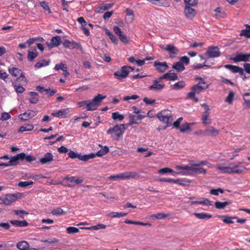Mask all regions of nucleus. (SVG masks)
<instances>
[{"label":"nucleus","instance_id":"412c9836","mask_svg":"<svg viewBox=\"0 0 250 250\" xmlns=\"http://www.w3.org/2000/svg\"><path fill=\"white\" fill-rule=\"evenodd\" d=\"M69 110L68 108L60 110L56 112H53L51 115L58 118H67L69 116Z\"/></svg>","mask_w":250,"mask_h":250},{"label":"nucleus","instance_id":"423d86ee","mask_svg":"<svg viewBox=\"0 0 250 250\" xmlns=\"http://www.w3.org/2000/svg\"><path fill=\"white\" fill-rule=\"evenodd\" d=\"M8 71L12 76L17 78H20L21 81L23 82L24 83H27V82L26 77L21 69L15 67H12L9 68Z\"/></svg>","mask_w":250,"mask_h":250},{"label":"nucleus","instance_id":"2f4dec72","mask_svg":"<svg viewBox=\"0 0 250 250\" xmlns=\"http://www.w3.org/2000/svg\"><path fill=\"white\" fill-rule=\"evenodd\" d=\"M193 215H195L197 218L199 219H206L208 220L212 217V215L208 214L204 212L202 213H194Z\"/></svg>","mask_w":250,"mask_h":250},{"label":"nucleus","instance_id":"cd10ccee","mask_svg":"<svg viewBox=\"0 0 250 250\" xmlns=\"http://www.w3.org/2000/svg\"><path fill=\"white\" fill-rule=\"evenodd\" d=\"M122 175L123 176L122 177L124 178V179H125V178L128 179V178H140V176H139V174L137 172H134V171L126 172L125 173H123Z\"/></svg>","mask_w":250,"mask_h":250},{"label":"nucleus","instance_id":"a18cd8bd","mask_svg":"<svg viewBox=\"0 0 250 250\" xmlns=\"http://www.w3.org/2000/svg\"><path fill=\"white\" fill-rule=\"evenodd\" d=\"M35 50L36 51V49ZM38 56V53L37 51L33 52L30 50L28 51L27 59L29 62L33 61Z\"/></svg>","mask_w":250,"mask_h":250},{"label":"nucleus","instance_id":"6ab92c4d","mask_svg":"<svg viewBox=\"0 0 250 250\" xmlns=\"http://www.w3.org/2000/svg\"><path fill=\"white\" fill-rule=\"evenodd\" d=\"M53 160V155L51 152H47L44 154L43 157L41 158L38 163L42 165L49 164Z\"/></svg>","mask_w":250,"mask_h":250},{"label":"nucleus","instance_id":"37998d69","mask_svg":"<svg viewBox=\"0 0 250 250\" xmlns=\"http://www.w3.org/2000/svg\"><path fill=\"white\" fill-rule=\"evenodd\" d=\"M191 182L185 179H178L175 180V184L182 186H189Z\"/></svg>","mask_w":250,"mask_h":250},{"label":"nucleus","instance_id":"5fc2aeb1","mask_svg":"<svg viewBox=\"0 0 250 250\" xmlns=\"http://www.w3.org/2000/svg\"><path fill=\"white\" fill-rule=\"evenodd\" d=\"M66 232L68 234H74L79 232V229L74 227H69L66 228Z\"/></svg>","mask_w":250,"mask_h":250},{"label":"nucleus","instance_id":"603ef678","mask_svg":"<svg viewBox=\"0 0 250 250\" xmlns=\"http://www.w3.org/2000/svg\"><path fill=\"white\" fill-rule=\"evenodd\" d=\"M213 62H211L210 65H206V62H205L203 64L198 63L196 65H193L192 66V67L194 69L197 70L203 68L204 67H210L211 65H213Z\"/></svg>","mask_w":250,"mask_h":250},{"label":"nucleus","instance_id":"4d7b16f0","mask_svg":"<svg viewBox=\"0 0 250 250\" xmlns=\"http://www.w3.org/2000/svg\"><path fill=\"white\" fill-rule=\"evenodd\" d=\"M34 184V182L32 181H25V182H20L18 184V186L21 188H26L29 186L32 185Z\"/></svg>","mask_w":250,"mask_h":250},{"label":"nucleus","instance_id":"09e8293b","mask_svg":"<svg viewBox=\"0 0 250 250\" xmlns=\"http://www.w3.org/2000/svg\"><path fill=\"white\" fill-rule=\"evenodd\" d=\"M40 5L42 7V8L48 12V14H51V11L49 6L48 2L45 1H41L40 2Z\"/></svg>","mask_w":250,"mask_h":250},{"label":"nucleus","instance_id":"13d9d810","mask_svg":"<svg viewBox=\"0 0 250 250\" xmlns=\"http://www.w3.org/2000/svg\"><path fill=\"white\" fill-rule=\"evenodd\" d=\"M68 156L71 159H76L79 158L80 157V153H78L76 151H74L72 150H70L69 151V153H68Z\"/></svg>","mask_w":250,"mask_h":250},{"label":"nucleus","instance_id":"680f3d73","mask_svg":"<svg viewBox=\"0 0 250 250\" xmlns=\"http://www.w3.org/2000/svg\"><path fill=\"white\" fill-rule=\"evenodd\" d=\"M135 118H136L135 115H131V114L129 115V123H127V125L128 126H131L134 124H139L135 121Z\"/></svg>","mask_w":250,"mask_h":250},{"label":"nucleus","instance_id":"4be33fe9","mask_svg":"<svg viewBox=\"0 0 250 250\" xmlns=\"http://www.w3.org/2000/svg\"><path fill=\"white\" fill-rule=\"evenodd\" d=\"M220 130L215 128L213 126H209L204 130L205 135L215 137L218 135Z\"/></svg>","mask_w":250,"mask_h":250},{"label":"nucleus","instance_id":"9d476101","mask_svg":"<svg viewBox=\"0 0 250 250\" xmlns=\"http://www.w3.org/2000/svg\"><path fill=\"white\" fill-rule=\"evenodd\" d=\"M130 71L127 70V67L125 65L121 67L120 70L114 72V76L119 80H122L126 78L128 75Z\"/></svg>","mask_w":250,"mask_h":250},{"label":"nucleus","instance_id":"49530a36","mask_svg":"<svg viewBox=\"0 0 250 250\" xmlns=\"http://www.w3.org/2000/svg\"><path fill=\"white\" fill-rule=\"evenodd\" d=\"M51 213L54 215H61L65 214L66 212L61 208H57L53 209L51 211Z\"/></svg>","mask_w":250,"mask_h":250},{"label":"nucleus","instance_id":"e2e57ef3","mask_svg":"<svg viewBox=\"0 0 250 250\" xmlns=\"http://www.w3.org/2000/svg\"><path fill=\"white\" fill-rule=\"evenodd\" d=\"M42 242H43V243H49V244H54L55 243H59V240L57 238H49L47 239L42 240Z\"/></svg>","mask_w":250,"mask_h":250},{"label":"nucleus","instance_id":"bb28decb","mask_svg":"<svg viewBox=\"0 0 250 250\" xmlns=\"http://www.w3.org/2000/svg\"><path fill=\"white\" fill-rule=\"evenodd\" d=\"M172 68L178 72H181L185 69L184 64L180 61L174 62L172 66Z\"/></svg>","mask_w":250,"mask_h":250},{"label":"nucleus","instance_id":"0eeeda50","mask_svg":"<svg viewBox=\"0 0 250 250\" xmlns=\"http://www.w3.org/2000/svg\"><path fill=\"white\" fill-rule=\"evenodd\" d=\"M221 53L219 48L217 46H209L204 55L207 58H215L220 56Z\"/></svg>","mask_w":250,"mask_h":250},{"label":"nucleus","instance_id":"72a5a7b5","mask_svg":"<svg viewBox=\"0 0 250 250\" xmlns=\"http://www.w3.org/2000/svg\"><path fill=\"white\" fill-rule=\"evenodd\" d=\"M109 151V149L108 146H104L103 148L98 151L97 153H94L95 156L102 157L106 154H107Z\"/></svg>","mask_w":250,"mask_h":250},{"label":"nucleus","instance_id":"8fccbe9b","mask_svg":"<svg viewBox=\"0 0 250 250\" xmlns=\"http://www.w3.org/2000/svg\"><path fill=\"white\" fill-rule=\"evenodd\" d=\"M185 5L190 6L191 7H194L197 6L198 0H184Z\"/></svg>","mask_w":250,"mask_h":250},{"label":"nucleus","instance_id":"b1692460","mask_svg":"<svg viewBox=\"0 0 250 250\" xmlns=\"http://www.w3.org/2000/svg\"><path fill=\"white\" fill-rule=\"evenodd\" d=\"M10 223L16 227H24L29 225V223L25 220L22 221L12 220L10 221Z\"/></svg>","mask_w":250,"mask_h":250},{"label":"nucleus","instance_id":"864d4df0","mask_svg":"<svg viewBox=\"0 0 250 250\" xmlns=\"http://www.w3.org/2000/svg\"><path fill=\"white\" fill-rule=\"evenodd\" d=\"M234 94H235L234 92H229V93L228 96L226 98L225 101L228 102L229 104H231L234 99Z\"/></svg>","mask_w":250,"mask_h":250},{"label":"nucleus","instance_id":"052dcab7","mask_svg":"<svg viewBox=\"0 0 250 250\" xmlns=\"http://www.w3.org/2000/svg\"><path fill=\"white\" fill-rule=\"evenodd\" d=\"M173 172V170L169 167H165L163 168H161L158 170V172L162 174H165L166 173L172 172Z\"/></svg>","mask_w":250,"mask_h":250},{"label":"nucleus","instance_id":"a878e982","mask_svg":"<svg viewBox=\"0 0 250 250\" xmlns=\"http://www.w3.org/2000/svg\"><path fill=\"white\" fill-rule=\"evenodd\" d=\"M114 3H102L96 10L97 13H100V10H107L113 7Z\"/></svg>","mask_w":250,"mask_h":250},{"label":"nucleus","instance_id":"6e6552de","mask_svg":"<svg viewBox=\"0 0 250 250\" xmlns=\"http://www.w3.org/2000/svg\"><path fill=\"white\" fill-rule=\"evenodd\" d=\"M63 46L66 48L70 49H73L75 48H77L80 51L83 50V47L80 42H76L73 41H70L68 39H64L62 42Z\"/></svg>","mask_w":250,"mask_h":250},{"label":"nucleus","instance_id":"ea45409f","mask_svg":"<svg viewBox=\"0 0 250 250\" xmlns=\"http://www.w3.org/2000/svg\"><path fill=\"white\" fill-rule=\"evenodd\" d=\"M94 158H95V155H94L93 153H90L88 154H84V155H82L80 153V157L79 158V159L80 160L83 161V162H86L88 160H89L90 159Z\"/></svg>","mask_w":250,"mask_h":250},{"label":"nucleus","instance_id":"aec40b11","mask_svg":"<svg viewBox=\"0 0 250 250\" xmlns=\"http://www.w3.org/2000/svg\"><path fill=\"white\" fill-rule=\"evenodd\" d=\"M21 161V153L12 156L10 158V160L6 163V166H15L18 165L19 161Z\"/></svg>","mask_w":250,"mask_h":250},{"label":"nucleus","instance_id":"5701e85b","mask_svg":"<svg viewBox=\"0 0 250 250\" xmlns=\"http://www.w3.org/2000/svg\"><path fill=\"white\" fill-rule=\"evenodd\" d=\"M198 166H193V164H192V167L190 174L192 175H197L199 174H206L207 173L206 169H204L203 167H196Z\"/></svg>","mask_w":250,"mask_h":250},{"label":"nucleus","instance_id":"9b49d317","mask_svg":"<svg viewBox=\"0 0 250 250\" xmlns=\"http://www.w3.org/2000/svg\"><path fill=\"white\" fill-rule=\"evenodd\" d=\"M165 111L166 110H163L159 112L157 115V117L161 122L166 124V125L163 127V129H165L167 127L170 126L172 125L171 123L169 121V119L171 117V115H165L164 113Z\"/></svg>","mask_w":250,"mask_h":250},{"label":"nucleus","instance_id":"393cba45","mask_svg":"<svg viewBox=\"0 0 250 250\" xmlns=\"http://www.w3.org/2000/svg\"><path fill=\"white\" fill-rule=\"evenodd\" d=\"M231 203L232 201L231 200L227 201L224 202L216 201L214 203V206L216 208L221 209L224 208L227 206L231 205Z\"/></svg>","mask_w":250,"mask_h":250},{"label":"nucleus","instance_id":"f704fd0d","mask_svg":"<svg viewBox=\"0 0 250 250\" xmlns=\"http://www.w3.org/2000/svg\"><path fill=\"white\" fill-rule=\"evenodd\" d=\"M124 222L126 224H134V225H141V226H151V224L149 223H144L140 221H132L128 219H126L125 220Z\"/></svg>","mask_w":250,"mask_h":250},{"label":"nucleus","instance_id":"f8f14e48","mask_svg":"<svg viewBox=\"0 0 250 250\" xmlns=\"http://www.w3.org/2000/svg\"><path fill=\"white\" fill-rule=\"evenodd\" d=\"M250 53L245 54L243 53H237L235 57L231 58L230 60L233 61L235 62H247L250 61Z\"/></svg>","mask_w":250,"mask_h":250},{"label":"nucleus","instance_id":"dca6fc26","mask_svg":"<svg viewBox=\"0 0 250 250\" xmlns=\"http://www.w3.org/2000/svg\"><path fill=\"white\" fill-rule=\"evenodd\" d=\"M153 65L156 70L160 73L165 72L169 67L166 62H160L156 61L154 62Z\"/></svg>","mask_w":250,"mask_h":250},{"label":"nucleus","instance_id":"774afa93","mask_svg":"<svg viewBox=\"0 0 250 250\" xmlns=\"http://www.w3.org/2000/svg\"><path fill=\"white\" fill-rule=\"evenodd\" d=\"M119 38L120 41L124 44H127L129 42V40H128L126 36L125 35L123 34V33L119 36Z\"/></svg>","mask_w":250,"mask_h":250},{"label":"nucleus","instance_id":"ddd939ff","mask_svg":"<svg viewBox=\"0 0 250 250\" xmlns=\"http://www.w3.org/2000/svg\"><path fill=\"white\" fill-rule=\"evenodd\" d=\"M242 162L230 163V166H231L232 170L234 171L233 174H241L244 171L247 169L245 167L242 165Z\"/></svg>","mask_w":250,"mask_h":250},{"label":"nucleus","instance_id":"c756f323","mask_svg":"<svg viewBox=\"0 0 250 250\" xmlns=\"http://www.w3.org/2000/svg\"><path fill=\"white\" fill-rule=\"evenodd\" d=\"M186 84L183 81H180L175 83L174 84L170 86L171 89L174 90H179L185 87Z\"/></svg>","mask_w":250,"mask_h":250},{"label":"nucleus","instance_id":"2eb2a0df","mask_svg":"<svg viewBox=\"0 0 250 250\" xmlns=\"http://www.w3.org/2000/svg\"><path fill=\"white\" fill-rule=\"evenodd\" d=\"M38 112L37 111L29 110L28 112H25L18 116V118L21 121H25L28 119H31L37 115Z\"/></svg>","mask_w":250,"mask_h":250},{"label":"nucleus","instance_id":"f3484780","mask_svg":"<svg viewBox=\"0 0 250 250\" xmlns=\"http://www.w3.org/2000/svg\"><path fill=\"white\" fill-rule=\"evenodd\" d=\"M20 78H17L13 82H12V85L15 88L16 92L17 93H22L25 91V88L21 85L25 84L23 82L21 81Z\"/></svg>","mask_w":250,"mask_h":250},{"label":"nucleus","instance_id":"7c9ffc66","mask_svg":"<svg viewBox=\"0 0 250 250\" xmlns=\"http://www.w3.org/2000/svg\"><path fill=\"white\" fill-rule=\"evenodd\" d=\"M21 161L25 160L27 162L31 163L36 159V157L31 155H26L24 152H21Z\"/></svg>","mask_w":250,"mask_h":250},{"label":"nucleus","instance_id":"473e14b6","mask_svg":"<svg viewBox=\"0 0 250 250\" xmlns=\"http://www.w3.org/2000/svg\"><path fill=\"white\" fill-rule=\"evenodd\" d=\"M50 60L46 61L45 59H42L39 62L36 63L34 66L36 68H39L42 67L47 66L50 64Z\"/></svg>","mask_w":250,"mask_h":250},{"label":"nucleus","instance_id":"bf43d9fd","mask_svg":"<svg viewBox=\"0 0 250 250\" xmlns=\"http://www.w3.org/2000/svg\"><path fill=\"white\" fill-rule=\"evenodd\" d=\"M221 10V8L218 7L214 10V12L218 14L217 16L219 18H224L226 16V13L225 12H222Z\"/></svg>","mask_w":250,"mask_h":250},{"label":"nucleus","instance_id":"6e6d98bb","mask_svg":"<svg viewBox=\"0 0 250 250\" xmlns=\"http://www.w3.org/2000/svg\"><path fill=\"white\" fill-rule=\"evenodd\" d=\"M181 132L184 133L187 130H191L190 127L189 126V124L188 123H186L185 124L180 126L179 128Z\"/></svg>","mask_w":250,"mask_h":250},{"label":"nucleus","instance_id":"7ed1b4c3","mask_svg":"<svg viewBox=\"0 0 250 250\" xmlns=\"http://www.w3.org/2000/svg\"><path fill=\"white\" fill-rule=\"evenodd\" d=\"M106 98L101 94H98L92 100H85L80 102L78 104L80 107L86 106L87 111H93L97 109L101 104L103 100Z\"/></svg>","mask_w":250,"mask_h":250},{"label":"nucleus","instance_id":"1a4fd4ad","mask_svg":"<svg viewBox=\"0 0 250 250\" xmlns=\"http://www.w3.org/2000/svg\"><path fill=\"white\" fill-rule=\"evenodd\" d=\"M160 47L162 50L168 51L171 58H175L176 55H177L179 52V49L173 44H167L166 47L161 45Z\"/></svg>","mask_w":250,"mask_h":250},{"label":"nucleus","instance_id":"79ce46f5","mask_svg":"<svg viewBox=\"0 0 250 250\" xmlns=\"http://www.w3.org/2000/svg\"><path fill=\"white\" fill-rule=\"evenodd\" d=\"M29 246V244L24 241L20 242L17 245V248L21 250H27Z\"/></svg>","mask_w":250,"mask_h":250},{"label":"nucleus","instance_id":"a19ab883","mask_svg":"<svg viewBox=\"0 0 250 250\" xmlns=\"http://www.w3.org/2000/svg\"><path fill=\"white\" fill-rule=\"evenodd\" d=\"M106 227V225L102 224H98L95 226H91L90 227L82 228V229H86L88 230H98L100 229H104Z\"/></svg>","mask_w":250,"mask_h":250},{"label":"nucleus","instance_id":"e433bc0d","mask_svg":"<svg viewBox=\"0 0 250 250\" xmlns=\"http://www.w3.org/2000/svg\"><path fill=\"white\" fill-rule=\"evenodd\" d=\"M218 168L223 173L233 174L234 172L230 165L229 167H219Z\"/></svg>","mask_w":250,"mask_h":250},{"label":"nucleus","instance_id":"69168bd1","mask_svg":"<svg viewBox=\"0 0 250 250\" xmlns=\"http://www.w3.org/2000/svg\"><path fill=\"white\" fill-rule=\"evenodd\" d=\"M192 165L191 166H177L176 167L179 169L186 170L188 171V173L190 174L191 169Z\"/></svg>","mask_w":250,"mask_h":250},{"label":"nucleus","instance_id":"20e7f679","mask_svg":"<svg viewBox=\"0 0 250 250\" xmlns=\"http://www.w3.org/2000/svg\"><path fill=\"white\" fill-rule=\"evenodd\" d=\"M21 193H9L6 194L4 197H0V204L10 206L21 197Z\"/></svg>","mask_w":250,"mask_h":250},{"label":"nucleus","instance_id":"0e129e2a","mask_svg":"<svg viewBox=\"0 0 250 250\" xmlns=\"http://www.w3.org/2000/svg\"><path fill=\"white\" fill-rule=\"evenodd\" d=\"M169 216V214H165L164 213H159L156 214H154L153 215V217H154L155 218L157 219H162L165 218Z\"/></svg>","mask_w":250,"mask_h":250},{"label":"nucleus","instance_id":"338daca9","mask_svg":"<svg viewBox=\"0 0 250 250\" xmlns=\"http://www.w3.org/2000/svg\"><path fill=\"white\" fill-rule=\"evenodd\" d=\"M158 181L175 184V180L171 178H161L158 179Z\"/></svg>","mask_w":250,"mask_h":250},{"label":"nucleus","instance_id":"58836bf2","mask_svg":"<svg viewBox=\"0 0 250 250\" xmlns=\"http://www.w3.org/2000/svg\"><path fill=\"white\" fill-rule=\"evenodd\" d=\"M243 97L244 103L246 104V108H250V92L245 93Z\"/></svg>","mask_w":250,"mask_h":250},{"label":"nucleus","instance_id":"39448f33","mask_svg":"<svg viewBox=\"0 0 250 250\" xmlns=\"http://www.w3.org/2000/svg\"><path fill=\"white\" fill-rule=\"evenodd\" d=\"M106 133L111 134L114 140L119 141L123 134V130L119 125H116L114 127L109 128L106 131Z\"/></svg>","mask_w":250,"mask_h":250},{"label":"nucleus","instance_id":"f03ea898","mask_svg":"<svg viewBox=\"0 0 250 250\" xmlns=\"http://www.w3.org/2000/svg\"><path fill=\"white\" fill-rule=\"evenodd\" d=\"M195 80L196 81L199 80V83L192 86L190 91L187 94L186 98L197 103L199 102V100L198 98L195 96V95L199 94L203 90L208 89V85H207L206 86L200 85L201 83L206 84L205 80L201 77H197L195 78Z\"/></svg>","mask_w":250,"mask_h":250},{"label":"nucleus","instance_id":"c85d7f7f","mask_svg":"<svg viewBox=\"0 0 250 250\" xmlns=\"http://www.w3.org/2000/svg\"><path fill=\"white\" fill-rule=\"evenodd\" d=\"M31 97L29 99V101L31 104H37L39 102V94L37 92H30L28 94Z\"/></svg>","mask_w":250,"mask_h":250},{"label":"nucleus","instance_id":"3c124183","mask_svg":"<svg viewBox=\"0 0 250 250\" xmlns=\"http://www.w3.org/2000/svg\"><path fill=\"white\" fill-rule=\"evenodd\" d=\"M13 211L15 214L19 215L21 219H23L24 216L23 214H28V212L24 210H13Z\"/></svg>","mask_w":250,"mask_h":250},{"label":"nucleus","instance_id":"4c0bfd02","mask_svg":"<svg viewBox=\"0 0 250 250\" xmlns=\"http://www.w3.org/2000/svg\"><path fill=\"white\" fill-rule=\"evenodd\" d=\"M220 218H222L223 221L228 224H232L234 223L231 219H235L234 216H229L228 215H221L219 216Z\"/></svg>","mask_w":250,"mask_h":250},{"label":"nucleus","instance_id":"de8ad7c7","mask_svg":"<svg viewBox=\"0 0 250 250\" xmlns=\"http://www.w3.org/2000/svg\"><path fill=\"white\" fill-rule=\"evenodd\" d=\"M34 126L32 125H27L26 126H21L18 130L19 132H23L26 131H31L33 129Z\"/></svg>","mask_w":250,"mask_h":250},{"label":"nucleus","instance_id":"f257e3e1","mask_svg":"<svg viewBox=\"0 0 250 250\" xmlns=\"http://www.w3.org/2000/svg\"><path fill=\"white\" fill-rule=\"evenodd\" d=\"M164 79H167L169 81H174L178 79V76L176 73L172 72V70H169L168 72L164 74L162 76L154 80L153 82V84L149 86V89L155 90L156 91L162 90L165 87V84H159V83Z\"/></svg>","mask_w":250,"mask_h":250},{"label":"nucleus","instance_id":"a211bd4d","mask_svg":"<svg viewBox=\"0 0 250 250\" xmlns=\"http://www.w3.org/2000/svg\"><path fill=\"white\" fill-rule=\"evenodd\" d=\"M191 7H192L190 6L185 5L184 8V14L186 17L188 19L191 20H192L197 14L196 11Z\"/></svg>","mask_w":250,"mask_h":250},{"label":"nucleus","instance_id":"4468645a","mask_svg":"<svg viewBox=\"0 0 250 250\" xmlns=\"http://www.w3.org/2000/svg\"><path fill=\"white\" fill-rule=\"evenodd\" d=\"M62 42L61 37L59 36H56L51 38L50 42H46V44L49 49H52L59 46Z\"/></svg>","mask_w":250,"mask_h":250},{"label":"nucleus","instance_id":"c03bdc74","mask_svg":"<svg viewBox=\"0 0 250 250\" xmlns=\"http://www.w3.org/2000/svg\"><path fill=\"white\" fill-rule=\"evenodd\" d=\"M128 213L125 212H111L107 214V216L110 217L111 218H115V217H121L123 216H126Z\"/></svg>","mask_w":250,"mask_h":250},{"label":"nucleus","instance_id":"c9c22d12","mask_svg":"<svg viewBox=\"0 0 250 250\" xmlns=\"http://www.w3.org/2000/svg\"><path fill=\"white\" fill-rule=\"evenodd\" d=\"M112 118L115 121H122L124 119L125 116L117 111L112 113Z\"/></svg>","mask_w":250,"mask_h":250}]
</instances>
